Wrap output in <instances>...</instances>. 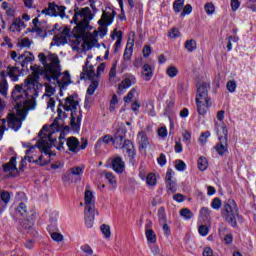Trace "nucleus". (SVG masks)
I'll use <instances>...</instances> for the list:
<instances>
[{"mask_svg": "<svg viewBox=\"0 0 256 256\" xmlns=\"http://www.w3.org/2000/svg\"><path fill=\"white\" fill-rule=\"evenodd\" d=\"M91 59H93V56L87 57L85 65L82 69V73L80 74V79H88V81H99V77H101V74H103L105 71V63H101L97 67V71L95 73V68L93 64H91Z\"/></svg>", "mask_w": 256, "mask_h": 256, "instance_id": "7", "label": "nucleus"}, {"mask_svg": "<svg viewBox=\"0 0 256 256\" xmlns=\"http://www.w3.org/2000/svg\"><path fill=\"white\" fill-rule=\"evenodd\" d=\"M132 55H133V44H127L124 50V55H123L124 61H130Z\"/></svg>", "mask_w": 256, "mask_h": 256, "instance_id": "31", "label": "nucleus"}, {"mask_svg": "<svg viewBox=\"0 0 256 256\" xmlns=\"http://www.w3.org/2000/svg\"><path fill=\"white\" fill-rule=\"evenodd\" d=\"M222 216L232 227L237 226V204L233 200H228L222 210Z\"/></svg>", "mask_w": 256, "mask_h": 256, "instance_id": "9", "label": "nucleus"}, {"mask_svg": "<svg viewBox=\"0 0 256 256\" xmlns=\"http://www.w3.org/2000/svg\"><path fill=\"white\" fill-rule=\"evenodd\" d=\"M84 203L85 225L88 229H91L95 221V215H99V212L95 208V196H93V192H91V190L85 191Z\"/></svg>", "mask_w": 256, "mask_h": 256, "instance_id": "6", "label": "nucleus"}, {"mask_svg": "<svg viewBox=\"0 0 256 256\" xmlns=\"http://www.w3.org/2000/svg\"><path fill=\"white\" fill-rule=\"evenodd\" d=\"M100 229L106 239H109V237H111V227H109V225L103 224L100 226Z\"/></svg>", "mask_w": 256, "mask_h": 256, "instance_id": "43", "label": "nucleus"}, {"mask_svg": "<svg viewBox=\"0 0 256 256\" xmlns=\"http://www.w3.org/2000/svg\"><path fill=\"white\" fill-rule=\"evenodd\" d=\"M209 137H211V132H209V131L203 132L199 138L200 143L205 145V143H207V139H209Z\"/></svg>", "mask_w": 256, "mask_h": 256, "instance_id": "51", "label": "nucleus"}, {"mask_svg": "<svg viewBox=\"0 0 256 256\" xmlns=\"http://www.w3.org/2000/svg\"><path fill=\"white\" fill-rule=\"evenodd\" d=\"M168 37L171 39H177V37H181V32L177 28H172L168 33Z\"/></svg>", "mask_w": 256, "mask_h": 256, "instance_id": "50", "label": "nucleus"}, {"mask_svg": "<svg viewBox=\"0 0 256 256\" xmlns=\"http://www.w3.org/2000/svg\"><path fill=\"white\" fill-rule=\"evenodd\" d=\"M117 103H119V99H117V95L114 94L110 101V111H115V105H117Z\"/></svg>", "mask_w": 256, "mask_h": 256, "instance_id": "59", "label": "nucleus"}, {"mask_svg": "<svg viewBox=\"0 0 256 256\" xmlns=\"http://www.w3.org/2000/svg\"><path fill=\"white\" fill-rule=\"evenodd\" d=\"M111 38L113 40L117 39V41H123V32L114 30L112 35H111Z\"/></svg>", "mask_w": 256, "mask_h": 256, "instance_id": "53", "label": "nucleus"}, {"mask_svg": "<svg viewBox=\"0 0 256 256\" xmlns=\"http://www.w3.org/2000/svg\"><path fill=\"white\" fill-rule=\"evenodd\" d=\"M51 237L53 241H56L57 243L63 241V235L61 233L53 232L51 233Z\"/></svg>", "mask_w": 256, "mask_h": 256, "instance_id": "61", "label": "nucleus"}, {"mask_svg": "<svg viewBox=\"0 0 256 256\" xmlns=\"http://www.w3.org/2000/svg\"><path fill=\"white\" fill-rule=\"evenodd\" d=\"M180 215H181V217H184L186 220L193 218V212H191V210H189V208L181 209Z\"/></svg>", "mask_w": 256, "mask_h": 256, "instance_id": "42", "label": "nucleus"}, {"mask_svg": "<svg viewBox=\"0 0 256 256\" xmlns=\"http://www.w3.org/2000/svg\"><path fill=\"white\" fill-rule=\"evenodd\" d=\"M183 5H185V0H176L173 3V9L175 13H181V10L183 9Z\"/></svg>", "mask_w": 256, "mask_h": 256, "instance_id": "38", "label": "nucleus"}, {"mask_svg": "<svg viewBox=\"0 0 256 256\" xmlns=\"http://www.w3.org/2000/svg\"><path fill=\"white\" fill-rule=\"evenodd\" d=\"M218 135V143L214 146L215 151L223 157L225 153H229V131L227 130V126L223 124L220 130L217 132Z\"/></svg>", "mask_w": 256, "mask_h": 256, "instance_id": "8", "label": "nucleus"}, {"mask_svg": "<svg viewBox=\"0 0 256 256\" xmlns=\"http://www.w3.org/2000/svg\"><path fill=\"white\" fill-rule=\"evenodd\" d=\"M137 143L140 149H147V147H149V138L147 137V132L145 131L138 132Z\"/></svg>", "mask_w": 256, "mask_h": 256, "instance_id": "22", "label": "nucleus"}, {"mask_svg": "<svg viewBox=\"0 0 256 256\" xmlns=\"http://www.w3.org/2000/svg\"><path fill=\"white\" fill-rule=\"evenodd\" d=\"M0 199L4 202V204L9 205V201H11V194L4 190L0 194Z\"/></svg>", "mask_w": 256, "mask_h": 256, "instance_id": "45", "label": "nucleus"}, {"mask_svg": "<svg viewBox=\"0 0 256 256\" xmlns=\"http://www.w3.org/2000/svg\"><path fill=\"white\" fill-rule=\"evenodd\" d=\"M99 25H111L113 23V15L111 12L103 11L101 19L98 21Z\"/></svg>", "mask_w": 256, "mask_h": 256, "instance_id": "28", "label": "nucleus"}, {"mask_svg": "<svg viewBox=\"0 0 256 256\" xmlns=\"http://www.w3.org/2000/svg\"><path fill=\"white\" fill-rule=\"evenodd\" d=\"M69 28H64L60 33L56 34L53 41H56V45H62V43H67V37H69Z\"/></svg>", "mask_w": 256, "mask_h": 256, "instance_id": "19", "label": "nucleus"}, {"mask_svg": "<svg viewBox=\"0 0 256 256\" xmlns=\"http://www.w3.org/2000/svg\"><path fill=\"white\" fill-rule=\"evenodd\" d=\"M112 169L115 173H123L125 171V162L120 156H116L112 159Z\"/></svg>", "mask_w": 256, "mask_h": 256, "instance_id": "18", "label": "nucleus"}, {"mask_svg": "<svg viewBox=\"0 0 256 256\" xmlns=\"http://www.w3.org/2000/svg\"><path fill=\"white\" fill-rule=\"evenodd\" d=\"M7 91H9V84L7 83V73L5 70L0 72V95L7 97Z\"/></svg>", "mask_w": 256, "mask_h": 256, "instance_id": "17", "label": "nucleus"}, {"mask_svg": "<svg viewBox=\"0 0 256 256\" xmlns=\"http://www.w3.org/2000/svg\"><path fill=\"white\" fill-rule=\"evenodd\" d=\"M53 95H55V88L53 86L47 84L45 86V93H44L43 97L51 98V97H53Z\"/></svg>", "mask_w": 256, "mask_h": 256, "instance_id": "40", "label": "nucleus"}, {"mask_svg": "<svg viewBox=\"0 0 256 256\" xmlns=\"http://www.w3.org/2000/svg\"><path fill=\"white\" fill-rule=\"evenodd\" d=\"M192 11H193V7L191 6V4H187V5L184 7V9H183V11H182V13H181V16H182V17H185L186 15L191 14Z\"/></svg>", "mask_w": 256, "mask_h": 256, "instance_id": "60", "label": "nucleus"}, {"mask_svg": "<svg viewBox=\"0 0 256 256\" xmlns=\"http://www.w3.org/2000/svg\"><path fill=\"white\" fill-rule=\"evenodd\" d=\"M65 6H58L55 3L51 2L48 4V8L42 10V14L49 15L50 17L61 16L65 17Z\"/></svg>", "mask_w": 256, "mask_h": 256, "instance_id": "11", "label": "nucleus"}, {"mask_svg": "<svg viewBox=\"0 0 256 256\" xmlns=\"http://www.w3.org/2000/svg\"><path fill=\"white\" fill-rule=\"evenodd\" d=\"M226 89L229 91V93H235V90L237 89V83L233 80H230L226 84Z\"/></svg>", "mask_w": 256, "mask_h": 256, "instance_id": "48", "label": "nucleus"}, {"mask_svg": "<svg viewBox=\"0 0 256 256\" xmlns=\"http://www.w3.org/2000/svg\"><path fill=\"white\" fill-rule=\"evenodd\" d=\"M209 87L210 85L207 82H203L198 86L196 93V102L211 101V98H209Z\"/></svg>", "mask_w": 256, "mask_h": 256, "instance_id": "12", "label": "nucleus"}, {"mask_svg": "<svg viewBox=\"0 0 256 256\" xmlns=\"http://www.w3.org/2000/svg\"><path fill=\"white\" fill-rule=\"evenodd\" d=\"M166 187L168 191H171V193H175L177 191V184H175L173 180L166 182Z\"/></svg>", "mask_w": 256, "mask_h": 256, "instance_id": "52", "label": "nucleus"}, {"mask_svg": "<svg viewBox=\"0 0 256 256\" xmlns=\"http://www.w3.org/2000/svg\"><path fill=\"white\" fill-rule=\"evenodd\" d=\"M38 59L43 64L44 77L47 81L51 82L61 75V60L57 54L40 53Z\"/></svg>", "mask_w": 256, "mask_h": 256, "instance_id": "3", "label": "nucleus"}, {"mask_svg": "<svg viewBox=\"0 0 256 256\" xmlns=\"http://www.w3.org/2000/svg\"><path fill=\"white\" fill-rule=\"evenodd\" d=\"M84 169L85 167L81 166L72 167L70 168V173L71 175H74V177H81V175H83Z\"/></svg>", "mask_w": 256, "mask_h": 256, "instance_id": "35", "label": "nucleus"}, {"mask_svg": "<svg viewBox=\"0 0 256 256\" xmlns=\"http://www.w3.org/2000/svg\"><path fill=\"white\" fill-rule=\"evenodd\" d=\"M110 141H113V138H111V136H109V135H106L97 141L96 147H99V145H101V143H105L107 145Z\"/></svg>", "mask_w": 256, "mask_h": 256, "instance_id": "54", "label": "nucleus"}, {"mask_svg": "<svg viewBox=\"0 0 256 256\" xmlns=\"http://www.w3.org/2000/svg\"><path fill=\"white\" fill-rule=\"evenodd\" d=\"M120 149H122L123 153H127L130 161H135L137 151L135 150V145L131 140H124V143Z\"/></svg>", "mask_w": 256, "mask_h": 256, "instance_id": "13", "label": "nucleus"}, {"mask_svg": "<svg viewBox=\"0 0 256 256\" xmlns=\"http://www.w3.org/2000/svg\"><path fill=\"white\" fill-rule=\"evenodd\" d=\"M81 251H83V253H85V255L88 256H93V249L91 248V246L89 244H84L80 247Z\"/></svg>", "mask_w": 256, "mask_h": 256, "instance_id": "49", "label": "nucleus"}, {"mask_svg": "<svg viewBox=\"0 0 256 256\" xmlns=\"http://www.w3.org/2000/svg\"><path fill=\"white\" fill-rule=\"evenodd\" d=\"M102 177H105V179H107L110 185H116L117 183V180L115 179V175H113V172L104 171L102 172Z\"/></svg>", "mask_w": 256, "mask_h": 256, "instance_id": "32", "label": "nucleus"}, {"mask_svg": "<svg viewBox=\"0 0 256 256\" xmlns=\"http://www.w3.org/2000/svg\"><path fill=\"white\" fill-rule=\"evenodd\" d=\"M66 145L72 153H79V140L75 137H69L66 141Z\"/></svg>", "mask_w": 256, "mask_h": 256, "instance_id": "23", "label": "nucleus"}, {"mask_svg": "<svg viewBox=\"0 0 256 256\" xmlns=\"http://www.w3.org/2000/svg\"><path fill=\"white\" fill-rule=\"evenodd\" d=\"M208 167V162H207V158L205 157H200L198 159V169L199 171H206Z\"/></svg>", "mask_w": 256, "mask_h": 256, "instance_id": "37", "label": "nucleus"}, {"mask_svg": "<svg viewBox=\"0 0 256 256\" xmlns=\"http://www.w3.org/2000/svg\"><path fill=\"white\" fill-rule=\"evenodd\" d=\"M178 73L179 70L175 66H169L166 70V74L168 77H171V79H173V77H177Z\"/></svg>", "mask_w": 256, "mask_h": 256, "instance_id": "41", "label": "nucleus"}, {"mask_svg": "<svg viewBox=\"0 0 256 256\" xmlns=\"http://www.w3.org/2000/svg\"><path fill=\"white\" fill-rule=\"evenodd\" d=\"M33 151H35V146H32L28 150H26L25 154L26 156L24 157V161H27L28 163H37V165H47V161L43 162V156H39L38 159L35 160V158L31 155H33Z\"/></svg>", "mask_w": 256, "mask_h": 256, "instance_id": "14", "label": "nucleus"}, {"mask_svg": "<svg viewBox=\"0 0 256 256\" xmlns=\"http://www.w3.org/2000/svg\"><path fill=\"white\" fill-rule=\"evenodd\" d=\"M6 75L12 79V81H19V75H17V73H19V67L17 66H7L6 71H5Z\"/></svg>", "mask_w": 256, "mask_h": 256, "instance_id": "26", "label": "nucleus"}, {"mask_svg": "<svg viewBox=\"0 0 256 256\" xmlns=\"http://www.w3.org/2000/svg\"><path fill=\"white\" fill-rule=\"evenodd\" d=\"M158 218H159L160 223H165V221H167V215L165 214V208L164 207H160L158 209Z\"/></svg>", "mask_w": 256, "mask_h": 256, "instance_id": "44", "label": "nucleus"}, {"mask_svg": "<svg viewBox=\"0 0 256 256\" xmlns=\"http://www.w3.org/2000/svg\"><path fill=\"white\" fill-rule=\"evenodd\" d=\"M40 140L38 141L39 149H42L45 153H49L51 147H56L58 151L63 149L65 145V138H59L57 141V133L55 131L50 132L47 130V126H43L39 133Z\"/></svg>", "mask_w": 256, "mask_h": 256, "instance_id": "4", "label": "nucleus"}, {"mask_svg": "<svg viewBox=\"0 0 256 256\" xmlns=\"http://www.w3.org/2000/svg\"><path fill=\"white\" fill-rule=\"evenodd\" d=\"M204 11L208 14V15H213V13H215V5H213V3L209 2L206 3L204 5Z\"/></svg>", "mask_w": 256, "mask_h": 256, "instance_id": "46", "label": "nucleus"}, {"mask_svg": "<svg viewBox=\"0 0 256 256\" xmlns=\"http://www.w3.org/2000/svg\"><path fill=\"white\" fill-rule=\"evenodd\" d=\"M137 83V78L134 75H129L126 77L118 86V91H123L124 89H129L131 85Z\"/></svg>", "mask_w": 256, "mask_h": 256, "instance_id": "21", "label": "nucleus"}, {"mask_svg": "<svg viewBox=\"0 0 256 256\" xmlns=\"http://www.w3.org/2000/svg\"><path fill=\"white\" fill-rule=\"evenodd\" d=\"M5 131H7V120L2 119V126H0V141L3 139Z\"/></svg>", "mask_w": 256, "mask_h": 256, "instance_id": "58", "label": "nucleus"}, {"mask_svg": "<svg viewBox=\"0 0 256 256\" xmlns=\"http://www.w3.org/2000/svg\"><path fill=\"white\" fill-rule=\"evenodd\" d=\"M58 116L55 118L54 122L51 124L53 129H61V123L59 121H63L67 117V113L63 112L61 108L57 109Z\"/></svg>", "mask_w": 256, "mask_h": 256, "instance_id": "25", "label": "nucleus"}, {"mask_svg": "<svg viewBox=\"0 0 256 256\" xmlns=\"http://www.w3.org/2000/svg\"><path fill=\"white\" fill-rule=\"evenodd\" d=\"M146 239L148 243H156L157 242V235L153 230H146L145 231Z\"/></svg>", "mask_w": 256, "mask_h": 256, "instance_id": "33", "label": "nucleus"}, {"mask_svg": "<svg viewBox=\"0 0 256 256\" xmlns=\"http://www.w3.org/2000/svg\"><path fill=\"white\" fill-rule=\"evenodd\" d=\"M18 47H31V40L29 38H23L18 42Z\"/></svg>", "mask_w": 256, "mask_h": 256, "instance_id": "56", "label": "nucleus"}, {"mask_svg": "<svg viewBox=\"0 0 256 256\" xmlns=\"http://www.w3.org/2000/svg\"><path fill=\"white\" fill-rule=\"evenodd\" d=\"M136 93H137V89H135V88H133L131 91H129L127 96L124 97L125 103H131V101H133V98L135 97Z\"/></svg>", "mask_w": 256, "mask_h": 256, "instance_id": "47", "label": "nucleus"}, {"mask_svg": "<svg viewBox=\"0 0 256 256\" xmlns=\"http://www.w3.org/2000/svg\"><path fill=\"white\" fill-rule=\"evenodd\" d=\"M92 81L91 85L87 89V95H93L97 88L99 87V80H90Z\"/></svg>", "mask_w": 256, "mask_h": 256, "instance_id": "36", "label": "nucleus"}, {"mask_svg": "<svg viewBox=\"0 0 256 256\" xmlns=\"http://www.w3.org/2000/svg\"><path fill=\"white\" fill-rule=\"evenodd\" d=\"M198 232L202 235V237H207V235H209V228L205 225H201L198 228Z\"/></svg>", "mask_w": 256, "mask_h": 256, "instance_id": "57", "label": "nucleus"}, {"mask_svg": "<svg viewBox=\"0 0 256 256\" xmlns=\"http://www.w3.org/2000/svg\"><path fill=\"white\" fill-rule=\"evenodd\" d=\"M91 19H93V13L89 7H76L74 9L73 22L76 24L74 35L78 39H82L84 45H87L88 49H91V47L95 45L93 35L87 33V31H89V21H91Z\"/></svg>", "mask_w": 256, "mask_h": 256, "instance_id": "2", "label": "nucleus"}, {"mask_svg": "<svg viewBox=\"0 0 256 256\" xmlns=\"http://www.w3.org/2000/svg\"><path fill=\"white\" fill-rule=\"evenodd\" d=\"M142 53L144 55V57H149V55H151V46H144Z\"/></svg>", "mask_w": 256, "mask_h": 256, "instance_id": "64", "label": "nucleus"}, {"mask_svg": "<svg viewBox=\"0 0 256 256\" xmlns=\"http://www.w3.org/2000/svg\"><path fill=\"white\" fill-rule=\"evenodd\" d=\"M142 75H143L144 81H151V78L153 77V70L151 69V66L149 64L143 65Z\"/></svg>", "mask_w": 256, "mask_h": 256, "instance_id": "29", "label": "nucleus"}, {"mask_svg": "<svg viewBox=\"0 0 256 256\" xmlns=\"http://www.w3.org/2000/svg\"><path fill=\"white\" fill-rule=\"evenodd\" d=\"M10 57L15 61L16 65H21L22 69H27V65L35 61V56H33V53L29 51L22 54H17L15 51H12L10 52Z\"/></svg>", "mask_w": 256, "mask_h": 256, "instance_id": "10", "label": "nucleus"}, {"mask_svg": "<svg viewBox=\"0 0 256 256\" xmlns=\"http://www.w3.org/2000/svg\"><path fill=\"white\" fill-rule=\"evenodd\" d=\"M64 111H71V119H70V126L72 131H76L79 133L81 130V119H83V114L79 107V101L75 100V97L68 96L65 98L64 103L61 102Z\"/></svg>", "mask_w": 256, "mask_h": 256, "instance_id": "5", "label": "nucleus"}, {"mask_svg": "<svg viewBox=\"0 0 256 256\" xmlns=\"http://www.w3.org/2000/svg\"><path fill=\"white\" fill-rule=\"evenodd\" d=\"M16 213L21 215V217H25V215H27V205L25 203H20L16 209Z\"/></svg>", "mask_w": 256, "mask_h": 256, "instance_id": "39", "label": "nucleus"}, {"mask_svg": "<svg viewBox=\"0 0 256 256\" xmlns=\"http://www.w3.org/2000/svg\"><path fill=\"white\" fill-rule=\"evenodd\" d=\"M146 184L148 187H155V185H157V177H155V174L150 173L146 176Z\"/></svg>", "mask_w": 256, "mask_h": 256, "instance_id": "34", "label": "nucleus"}, {"mask_svg": "<svg viewBox=\"0 0 256 256\" xmlns=\"http://www.w3.org/2000/svg\"><path fill=\"white\" fill-rule=\"evenodd\" d=\"M39 97L35 81L26 80L24 85L16 84L12 91V99L16 103V113H9L7 124L9 129L18 131L27 117L29 109H35V99Z\"/></svg>", "mask_w": 256, "mask_h": 256, "instance_id": "1", "label": "nucleus"}, {"mask_svg": "<svg viewBox=\"0 0 256 256\" xmlns=\"http://www.w3.org/2000/svg\"><path fill=\"white\" fill-rule=\"evenodd\" d=\"M211 207L212 209H216V210L221 209V199L214 198L211 202Z\"/></svg>", "mask_w": 256, "mask_h": 256, "instance_id": "55", "label": "nucleus"}, {"mask_svg": "<svg viewBox=\"0 0 256 256\" xmlns=\"http://www.w3.org/2000/svg\"><path fill=\"white\" fill-rule=\"evenodd\" d=\"M211 105H213L211 100L196 102L198 115H207V111H209V107H211Z\"/></svg>", "mask_w": 256, "mask_h": 256, "instance_id": "20", "label": "nucleus"}, {"mask_svg": "<svg viewBox=\"0 0 256 256\" xmlns=\"http://www.w3.org/2000/svg\"><path fill=\"white\" fill-rule=\"evenodd\" d=\"M185 167H187L185 162H183V160H178V162L176 164L177 171H185Z\"/></svg>", "mask_w": 256, "mask_h": 256, "instance_id": "62", "label": "nucleus"}, {"mask_svg": "<svg viewBox=\"0 0 256 256\" xmlns=\"http://www.w3.org/2000/svg\"><path fill=\"white\" fill-rule=\"evenodd\" d=\"M53 83H57L59 87H65V85H69L71 83V76L69 75V72L65 71L64 73L57 76V79H52Z\"/></svg>", "mask_w": 256, "mask_h": 256, "instance_id": "16", "label": "nucleus"}, {"mask_svg": "<svg viewBox=\"0 0 256 256\" xmlns=\"http://www.w3.org/2000/svg\"><path fill=\"white\" fill-rule=\"evenodd\" d=\"M158 135H159V137H162V138L167 137V128L166 127H160L158 129Z\"/></svg>", "mask_w": 256, "mask_h": 256, "instance_id": "63", "label": "nucleus"}, {"mask_svg": "<svg viewBox=\"0 0 256 256\" xmlns=\"http://www.w3.org/2000/svg\"><path fill=\"white\" fill-rule=\"evenodd\" d=\"M184 47L189 53H193L197 50V41L195 39L186 40Z\"/></svg>", "mask_w": 256, "mask_h": 256, "instance_id": "30", "label": "nucleus"}, {"mask_svg": "<svg viewBox=\"0 0 256 256\" xmlns=\"http://www.w3.org/2000/svg\"><path fill=\"white\" fill-rule=\"evenodd\" d=\"M5 173H17V158L12 157L10 161L3 165Z\"/></svg>", "mask_w": 256, "mask_h": 256, "instance_id": "24", "label": "nucleus"}, {"mask_svg": "<svg viewBox=\"0 0 256 256\" xmlns=\"http://www.w3.org/2000/svg\"><path fill=\"white\" fill-rule=\"evenodd\" d=\"M21 27H25V22L21 20V18H16L13 20L12 25L10 26L9 30L12 33H15L18 31V33H21Z\"/></svg>", "mask_w": 256, "mask_h": 256, "instance_id": "27", "label": "nucleus"}, {"mask_svg": "<svg viewBox=\"0 0 256 256\" xmlns=\"http://www.w3.org/2000/svg\"><path fill=\"white\" fill-rule=\"evenodd\" d=\"M125 136H126L125 130H118L116 132L114 138H112V143L115 149H121L123 147V144L125 143V141H127V139H125Z\"/></svg>", "mask_w": 256, "mask_h": 256, "instance_id": "15", "label": "nucleus"}]
</instances>
